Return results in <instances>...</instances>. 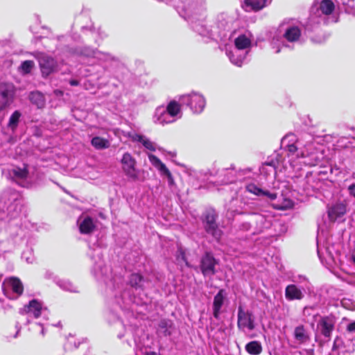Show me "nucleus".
Listing matches in <instances>:
<instances>
[{
	"mask_svg": "<svg viewBox=\"0 0 355 355\" xmlns=\"http://www.w3.org/2000/svg\"><path fill=\"white\" fill-rule=\"evenodd\" d=\"M281 146L289 156L302 159L306 166L318 165L324 157L323 146L309 135L298 139L295 134L288 133L282 139Z\"/></svg>",
	"mask_w": 355,
	"mask_h": 355,
	"instance_id": "obj_1",
	"label": "nucleus"
},
{
	"mask_svg": "<svg viewBox=\"0 0 355 355\" xmlns=\"http://www.w3.org/2000/svg\"><path fill=\"white\" fill-rule=\"evenodd\" d=\"M22 208L20 195L14 191H4L0 197V256L15 248L13 238L7 236V223L17 218Z\"/></svg>",
	"mask_w": 355,
	"mask_h": 355,
	"instance_id": "obj_2",
	"label": "nucleus"
},
{
	"mask_svg": "<svg viewBox=\"0 0 355 355\" xmlns=\"http://www.w3.org/2000/svg\"><path fill=\"white\" fill-rule=\"evenodd\" d=\"M336 0H314L310 10V16L306 24L307 30H313L320 24L336 23L338 16Z\"/></svg>",
	"mask_w": 355,
	"mask_h": 355,
	"instance_id": "obj_3",
	"label": "nucleus"
},
{
	"mask_svg": "<svg viewBox=\"0 0 355 355\" xmlns=\"http://www.w3.org/2000/svg\"><path fill=\"white\" fill-rule=\"evenodd\" d=\"M301 35L302 30L298 25L290 22L281 24L271 41L275 53H279L283 46L290 47L288 43L294 44L299 42Z\"/></svg>",
	"mask_w": 355,
	"mask_h": 355,
	"instance_id": "obj_4",
	"label": "nucleus"
},
{
	"mask_svg": "<svg viewBox=\"0 0 355 355\" xmlns=\"http://www.w3.org/2000/svg\"><path fill=\"white\" fill-rule=\"evenodd\" d=\"M318 255L322 263H325L328 268L341 264L340 254L334 245H328L321 248L318 243Z\"/></svg>",
	"mask_w": 355,
	"mask_h": 355,
	"instance_id": "obj_5",
	"label": "nucleus"
},
{
	"mask_svg": "<svg viewBox=\"0 0 355 355\" xmlns=\"http://www.w3.org/2000/svg\"><path fill=\"white\" fill-rule=\"evenodd\" d=\"M8 173L10 179L23 187L28 188L33 183V178L29 174L27 166H12L8 170Z\"/></svg>",
	"mask_w": 355,
	"mask_h": 355,
	"instance_id": "obj_6",
	"label": "nucleus"
},
{
	"mask_svg": "<svg viewBox=\"0 0 355 355\" xmlns=\"http://www.w3.org/2000/svg\"><path fill=\"white\" fill-rule=\"evenodd\" d=\"M179 101L181 104L189 106L193 113L202 112L206 105L204 96L197 92L182 95Z\"/></svg>",
	"mask_w": 355,
	"mask_h": 355,
	"instance_id": "obj_7",
	"label": "nucleus"
},
{
	"mask_svg": "<svg viewBox=\"0 0 355 355\" xmlns=\"http://www.w3.org/2000/svg\"><path fill=\"white\" fill-rule=\"evenodd\" d=\"M19 313L22 315H28L27 323H29V318H38L42 315L46 318L48 316L49 311L42 302L37 300H32L28 305L20 309Z\"/></svg>",
	"mask_w": 355,
	"mask_h": 355,
	"instance_id": "obj_8",
	"label": "nucleus"
},
{
	"mask_svg": "<svg viewBox=\"0 0 355 355\" xmlns=\"http://www.w3.org/2000/svg\"><path fill=\"white\" fill-rule=\"evenodd\" d=\"M336 322L337 318L331 314L320 317L317 323L316 333L329 340L335 329Z\"/></svg>",
	"mask_w": 355,
	"mask_h": 355,
	"instance_id": "obj_9",
	"label": "nucleus"
},
{
	"mask_svg": "<svg viewBox=\"0 0 355 355\" xmlns=\"http://www.w3.org/2000/svg\"><path fill=\"white\" fill-rule=\"evenodd\" d=\"M217 215L214 209H209L203 215L202 223L206 232L211 234L216 240H219L222 231L216 222Z\"/></svg>",
	"mask_w": 355,
	"mask_h": 355,
	"instance_id": "obj_10",
	"label": "nucleus"
},
{
	"mask_svg": "<svg viewBox=\"0 0 355 355\" xmlns=\"http://www.w3.org/2000/svg\"><path fill=\"white\" fill-rule=\"evenodd\" d=\"M252 223V234H256L268 229L271 225V217L262 213H253L249 215Z\"/></svg>",
	"mask_w": 355,
	"mask_h": 355,
	"instance_id": "obj_11",
	"label": "nucleus"
},
{
	"mask_svg": "<svg viewBox=\"0 0 355 355\" xmlns=\"http://www.w3.org/2000/svg\"><path fill=\"white\" fill-rule=\"evenodd\" d=\"M2 289L5 295L10 299H14L22 293L23 285L19 279L11 277L3 282Z\"/></svg>",
	"mask_w": 355,
	"mask_h": 355,
	"instance_id": "obj_12",
	"label": "nucleus"
},
{
	"mask_svg": "<svg viewBox=\"0 0 355 355\" xmlns=\"http://www.w3.org/2000/svg\"><path fill=\"white\" fill-rule=\"evenodd\" d=\"M91 258L94 260L93 271L94 275L97 278L103 277L107 271V268L104 265V262L102 259V250L101 248H96L92 250L89 252Z\"/></svg>",
	"mask_w": 355,
	"mask_h": 355,
	"instance_id": "obj_13",
	"label": "nucleus"
},
{
	"mask_svg": "<svg viewBox=\"0 0 355 355\" xmlns=\"http://www.w3.org/2000/svg\"><path fill=\"white\" fill-rule=\"evenodd\" d=\"M237 326L242 331H244L245 328L250 331L255 328L254 318L252 313L248 311H245L241 306L238 308Z\"/></svg>",
	"mask_w": 355,
	"mask_h": 355,
	"instance_id": "obj_14",
	"label": "nucleus"
},
{
	"mask_svg": "<svg viewBox=\"0 0 355 355\" xmlns=\"http://www.w3.org/2000/svg\"><path fill=\"white\" fill-rule=\"evenodd\" d=\"M42 74L44 77H47L54 72L57 69L56 61L49 55L40 53L37 55Z\"/></svg>",
	"mask_w": 355,
	"mask_h": 355,
	"instance_id": "obj_15",
	"label": "nucleus"
},
{
	"mask_svg": "<svg viewBox=\"0 0 355 355\" xmlns=\"http://www.w3.org/2000/svg\"><path fill=\"white\" fill-rule=\"evenodd\" d=\"M148 157L151 164L158 170L161 175L166 176L168 187L172 189L175 186L173 175L166 165L155 155L148 154Z\"/></svg>",
	"mask_w": 355,
	"mask_h": 355,
	"instance_id": "obj_16",
	"label": "nucleus"
},
{
	"mask_svg": "<svg viewBox=\"0 0 355 355\" xmlns=\"http://www.w3.org/2000/svg\"><path fill=\"white\" fill-rule=\"evenodd\" d=\"M217 264L218 261L214 256L209 252H206L201 258L200 265L202 275L205 277L214 275L216 272L215 267Z\"/></svg>",
	"mask_w": 355,
	"mask_h": 355,
	"instance_id": "obj_17",
	"label": "nucleus"
},
{
	"mask_svg": "<svg viewBox=\"0 0 355 355\" xmlns=\"http://www.w3.org/2000/svg\"><path fill=\"white\" fill-rule=\"evenodd\" d=\"M14 95L15 90L12 84H0V110L5 109L12 103Z\"/></svg>",
	"mask_w": 355,
	"mask_h": 355,
	"instance_id": "obj_18",
	"label": "nucleus"
},
{
	"mask_svg": "<svg viewBox=\"0 0 355 355\" xmlns=\"http://www.w3.org/2000/svg\"><path fill=\"white\" fill-rule=\"evenodd\" d=\"M121 164L125 175L132 180H136L137 178V173L135 168L136 161L132 156L130 153H125L123 155Z\"/></svg>",
	"mask_w": 355,
	"mask_h": 355,
	"instance_id": "obj_19",
	"label": "nucleus"
},
{
	"mask_svg": "<svg viewBox=\"0 0 355 355\" xmlns=\"http://www.w3.org/2000/svg\"><path fill=\"white\" fill-rule=\"evenodd\" d=\"M306 289L295 284H288L285 288V297L288 301L301 300L304 297Z\"/></svg>",
	"mask_w": 355,
	"mask_h": 355,
	"instance_id": "obj_20",
	"label": "nucleus"
},
{
	"mask_svg": "<svg viewBox=\"0 0 355 355\" xmlns=\"http://www.w3.org/2000/svg\"><path fill=\"white\" fill-rule=\"evenodd\" d=\"M227 301V293L225 290L220 289L214 297L212 310L213 315L216 319H218L222 313V307Z\"/></svg>",
	"mask_w": 355,
	"mask_h": 355,
	"instance_id": "obj_21",
	"label": "nucleus"
},
{
	"mask_svg": "<svg viewBox=\"0 0 355 355\" xmlns=\"http://www.w3.org/2000/svg\"><path fill=\"white\" fill-rule=\"evenodd\" d=\"M245 188L248 192L252 194L259 197H266L270 200H274L277 197V194L275 192H270L267 189L260 188L254 183L247 184Z\"/></svg>",
	"mask_w": 355,
	"mask_h": 355,
	"instance_id": "obj_22",
	"label": "nucleus"
},
{
	"mask_svg": "<svg viewBox=\"0 0 355 355\" xmlns=\"http://www.w3.org/2000/svg\"><path fill=\"white\" fill-rule=\"evenodd\" d=\"M234 53H240L241 51L250 52L251 46V40L250 34H243L237 37L234 40Z\"/></svg>",
	"mask_w": 355,
	"mask_h": 355,
	"instance_id": "obj_23",
	"label": "nucleus"
},
{
	"mask_svg": "<svg viewBox=\"0 0 355 355\" xmlns=\"http://www.w3.org/2000/svg\"><path fill=\"white\" fill-rule=\"evenodd\" d=\"M153 121L155 123L164 125L167 123H173V120L171 119L167 110L164 106H159L156 108L154 115Z\"/></svg>",
	"mask_w": 355,
	"mask_h": 355,
	"instance_id": "obj_24",
	"label": "nucleus"
},
{
	"mask_svg": "<svg viewBox=\"0 0 355 355\" xmlns=\"http://www.w3.org/2000/svg\"><path fill=\"white\" fill-rule=\"evenodd\" d=\"M129 137L132 139L133 141H138L141 143L146 149L149 150L150 151H155L157 149L159 150H162V148H157V144L150 141L149 139H148L146 137L139 135L135 132L129 133Z\"/></svg>",
	"mask_w": 355,
	"mask_h": 355,
	"instance_id": "obj_25",
	"label": "nucleus"
},
{
	"mask_svg": "<svg viewBox=\"0 0 355 355\" xmlns=\"http://www.w3.org/2000/svg\"><path fill=\"white\" fill-rule=\"evenodd\" d=\"M234 47L232 49H226V55L229 58L230 62L238 67H241L248 55V51H241L240 53H234Z\"/></svg>",
	"mask_w": 355,
	"mask_h": 355,
	"instance_id": "obj_26",
	"label": "nucleus"
},
{
	"mask_svg": "<svg viewBox=\"0 0 355 355\" xmlns=\"http://www.w3.org/2000/svg\"><path fill=\"white\" fill-rule=\"evenodd\" d=\"M79 230L81 234H89L95 228V224L91 217H80L78 220Z\"/></svg>",
	"mask_w": 355,
	"mask_h": 355,
	"instance_id": "obj_27",
	"label": "nucleus"
},
{
	"mask_svg": "<svg viewBox=\"0 0 355 355\" xmlns=\"http://www.w3.org/2000/svg\"><path fill=\"white\" fill-rule=\"evenodd\" d=\"M346 213V207L343 203H337L328 210V216L331 221H335Z\"/></svg>",
	"mask_w": 355,
	"mask_h": 355,
	"instance_id": "obj_28",
	"label": "nucleus"
},
{
	"mask_svg": "<svg viewBox=\"0 0 355 355\" xmlns=\"http://www.w3.org/2000/svg\"><path fill=\"white\" fill-rule=\"evenodd\" d=\"M294 337L300 344H304L310 340L309 332L304 325H299L295 328Z\"/></svg>",
	"mask_w": 355,
	"mask_h": 355,
	"instance_id": "obj_29",
	"label": "nucleus"
},
{
	"mask_svg": "<svg viewBox=\"0 0 355 355\" xmlns=\"http://www.w3.org/2000/svg\"><path fill=\"white\" fill-rule=\"evenodd\" d=\"M165 108L174 122L182 116L180 105L175 101H171Z\"/></svg>",
	"mask_w": 355,
	"mask_h": 355,
	"instance_id": "obj_30",
	"label": "nucleus"
},
{
	"mask_svg": "<svg viewBox=\"0 0 355 355\" xmlns=\"http://www.w3.org/2000/svg\"><path fill=\"white\" fill-rule=\"evenodd\" d=\"M29 100L35 105L37 108H43L46 104L44 95L40 92H32L29 94Z\"/></svg>",
	"mask_w": 355,
	"mask_h": 355,
	"instance_id": "obj_31",
	"label": "nucleus"
},
{
	"mask_svg": "<svg viewBox=\"0 0 355 355\" xmlns=\"http://www.w3.org/2000/svg\"><path fill=\"white\" fill-rule=\"evenodd\" d=\"M54 282L61 289L64 291L72 293L78 292V287L69 280L61 279L55 277L54 279Z\"/></svg>",
	"mask_w": 355,
	"mask_h": 355,
	"instance_id": "obj_32",
	"label": "nucleus"
},
{
	"mask_svg": "<svg viewBox=\"0 0 355 355\" xmlns=\"http://www.w3.org/2000/svg\"><path fill=\"white\" fill-rule=\"evenodd\" d=\"M268 0H245L246 9L260 10L267 6Z\"/></svg>",
	"mask_w": 355,
	"mask_h": 355,
	"instance_id": "obj_33",
	"label": "nucleus"
},
{
	"mask_svg": "<svg viewBox=\"0 0 355 355\" xmlns=\"http://www.w3.org/2000/svg\"><path fill=\"white\" fill-rule=\"evenodd\" d=\"M246 352L251 355H259L262 352V346L257 340L250 341L245 345Z\"/></svg>",
	"mask_w": 355,
	"mask_h": 355,
	"instance_id": "obj_34",
	"label": "nucleus"
},
{
	"mask_svg": "<svg viewBox=\"0 0 355 355\" xmlns=\"http://www.w3.org/2000/svg\"><path fill=\"white\" fill-rule=\"evenodd\" d=\"M173 322L170 320L162 319L157 324V331L164 336L171 335L169 329L172 327Z\"/></svg>",
	"mask_w": 355,
	"mask_h": 355,
	"instance_id": "obj_35",
	"label": "nucleus"
},
{
	"mask_svg": "<svg viewBox=\"0 0 355 355\" xmlns=\"http://www.w3.org/2000/svg\"><path fill=\"white\" fill-rule=\"evenodd\" d=\"M21 116V114L18 110L15 111L12 114V115L10 116L9 121L8 123V128L12 132H14L15 131V130L17 129V128L19 125V123L20 121Z\"/></svg>",
	"mask_w": 355,
	"mask_h": 355,
	"instance_id": "obj_36",
	"label": "nucleus"
},
{
	"mask_svg": "<svg viewBox=\"0 0 355 355\" xmlns=\"http://www.w3.org/2000/svg\"><path fill=\"white\" fill-rule=\"evenodd\" d=\"M92 145L98 150L105 149L110 147L109 140L101 137H94L91 141Z\"/></svg>",
	"mask_w": 355,
	"mask_h": 355,
	"instance_id": "obj_37",
	"label": "nucleus"
},
{
	"mask_svg": "<svg viewBox=\"0 0 355 355\" xmlns=\"http://www.w3.org/2000/svg\"><path fill=\"white\" fill-rule=\"evenodd\" d=\"M260 171L261 174H266V175H272L274 177L276 174L275 164L272 162L270 163L265 164L261 168Z\"/></svg>",
	"mask_w": 355,
	"mask_h": 355,
	"instance_id": "obj_38",
	"label": "nucleus"
},
{
	"mask_svg": "<svg viewBox=\"0 0 355 355\" xmlns=\"http://www.w3.org/2000/svg\"><path fill=\"white\" fill-rule=\"evenodd\" d=\"M291 281L294 282L296 285L301 284L300 286L304 287L306 289L310 288V282L308 279L303 275L294 276L291 279Z\"/></svg>",
	"mask_w": 355,
	"mask_h": 355,
	"instance_id": "obj_39",
	"label": "nucleus"
},
{
	"mask_svg": "<svg viewBox=\"0 0 355 355\" xmlns=\"http://www.w3.org/2000/svg\"><path fill=\"white\" fill-rule=\"evenodd\" d=\"M34 67L35 63L33 61L26 60L21 64L20 67H19V71L22 74H28L31 73Z\"/></svg>",
	"mask_w": 355,
	"mask_h": 355,
	"instance_id": "obj_40",
	"label": "nucleus"
},
{
	"mask_svg": "<svg viewBox=\"0 0 355 355\" xmlns=\"http://www.w3.org/2000/svg\"><path fill=\"white\" fill-rule=\"evenodd\" d=\"M94 59L99 62H110L114 59V58L110 53H104L97 50Z\"/></svg>",
	"mask_w": 355,
	"mask_h": 355,
	"instance_id": "obj_41",
	"label": "nucleus"
},
{
	"mask_svg": "<svg viewBox=\"0 0 355 355\" xmlns=\"http://www.w3.org/2000/svg\"><path fill=\"white\" fill-rule=\"evenodd\" d=\"M97 50L91 49L89 47H84L80 51V54L85 58H94Z\"/></svg>",
	"mask_w": 355,
	"mask_h": 355,
	"instance_id": "obj_42",
	"label": "nucleus"
},
{
	"mask_svg": "<svg viewBox=\"0 0 355 355\" xmlns=\"http://www.w3.org/2000/svg\"><path fill=\"white\" fill-rule=\"evenodd\" d=\"M142 277L140 275L137 273H133L130 276L129 283L132 286H139Z\"/></svg>",
	"mask_w": 355,
	"mask_h": 355,
	"instance_id": "obj_43",
	"label": "nucleus"
},
{
	"mask_svg": "<svg viewBox=\"0 0 355 355\" xmlns=\"http://www.w3.org/2000/svg\"><path fill=\"white\" fill-rule=\"evenodd\" d=\"M176 259L179 263L184 262L186 263L187 266H188V262L186 259V256L184 252L182 250V249L180 248L177 251V255H176Z\"/></svg>",
	"mask_w": 355,
	"mask_h": 355,
	"instance_id": "obj_44",
	"label": "nucleus"
},
{
	"mask_svg": "<svg viewBox=\"0 0 355 355\" xmlns=\"http://www.w3.org/2000/svg\"><path fill=\"white\" fill-rule=\"evenodd\" d=\"M252 223L250 222V217L248 218V220L247 221L243 222L240 225V229L243 231H250L252 234Z\"/></svg>",
	"mask_w": 355,
	"mask_h": 355,
	"instance_id": "obj_45",
	"label": "nucleus"
},
{
	"mask_svg": "<svg viewBox=\"0 0 355 355\" xmlns=\"http://www.w3.org/2000/svg\"><path fill=\"white\" fill-rule=\"evenodd\" d=\"M341 3L350 9H355V0H340Z\"/></svg>",
	"mask_w": 355,
	"mask_h": 355,
	"instance_id": "obj_46",
	"label": "nucleus"
},
{
	"mask_svg": "<svg viewBox=\"0 0 355 355\" xmlns=\"http://www.w3.org/2000/svg\"><path fill=\"white\" fill-rule=\"evenodd\" d=\"M31 251L24 252L22 254V258L26 259V262L28 263H33V261L34 260L33 257L28 256V254L31 255Z\"/></svg>",
	"mask_w": 355,
	"mask_h": 355,
	"instance_id": "obj_47",
	"label": "nucleus"
},
{
	"mask_svg": "<svg viewBox=\"0 0 355 355\" xmlns=\"http://www.w3.org/2000/svg\"><path fill=\"white\" fill-rule=\"evenodd\" d=\"M347 189L349 195L355 198V183L350 184Z\"/></svg>",
	"mask_w": 355,
	"mask_h": 355,
	"instance_id": "obj_48",
	"label": "nucleus"
},
{
	"mask_svg": "<svg viewBox=\"0 0 355 355\" xmlns=\"http://www.w3.org/2000/svg\"><path fill=\"white\" fill-rule=\"evenodd\" d=\"M312 41L315 42V43H322L324 42L325 40H326V37L324 36H322V37H320L319 38L316 37H312Z\"/></svg>",
	"mask_w": 355,
	"mask_h": 355,
	"instance_id": "obj_49",
	"label": "nucleus"
},
{
	"mask_svg": "<svg viewBox=\"0 0 355 355\" xmlns=\"http://www.w3.org/2000/svg\"><path fill=\"white\" fill-rule=\"evenodd\" d=\"M347 331H349L350 332L355 331V321L353 322L349 323L347 325Z\"/></svg>",
	"mask_w": 355,
	"mask_h": 355,
	"instance_id": "obj_50",
	"label": "nucleus"
},
{
	"mask_svg": "<svg viewBox=\"0 0 355 355\" xmlns=\"http://www.w3.org/2000/svg\"><path fill=\"white\" fill-rule=\"evenodd\" d=\"M73 340V337H69V338H67V343L65 345V348L66 349H71V347L69 345L72 343Z\"/></svg>",
	"mask_w": 355,
	"mask_h": 355,
	"instance_id": "obj_51",
	"label": "nucleus"
},
{
	"mask_svg": "<svg viewBox=\"0 0 355 355\" xmlns=\"http://www.w3.org/2000/svg\"><path fill=\"white\" fill-rule=\"evenodd\" d=\"M292 205H293V203L291 202V201L289 200V201L286 202V204L285 205L282 206L281 208H288V207H291Z\"/></svg>",
	"mask_w": 355,
	"mask_h": 355,
	"instance_id": "obj_52",
	"label": "nucleus"
},
{
	"mask_svg": "<svg viewBox=\"0 0 355 355\" xmlns=\"http://www.w3.org/2000/svg\"><path fill=\"white\" fill-rule=\"evenodd\" d=\"M109 318H113V320H114V319H117L118 318V316L116 314L112 313V311L110 312L109 313Z\"/></svg>",
	"mask_w": 355,
	"mask_h": 355,
	"instance_id": "obj_53",
	"label": "nucleus"
},
{
	"mask_svg": "<svg viewBox=\"0 0 355 355\" xmlns=\"http://www.w3.org/2000/svg\"><path fill=\"white\" fill-rule=\"evenodd\" d=\"M351 259L353 262L355 263V248L351 252Z\"/></svg>",
	"mask_w": 355,
	"mask_h": 355,
	"instance_id": "obj_54",
	"label": "nucleus"
},
{
	"mask_svg": "<svg viewBox=\"0 0 355 355\" xmlns=\"http://www.w3.org/2000/svg\"><path fill=\"white\" fill-rule=\"evenodd\" d=\"M70 85H72V86H76V85H78V81L76 80H71L70 81Z\"/></svg>",
	"mask_w": 355,
	"mask_h": 355,
	"instance_id": "obj_55",
	"label": "nucleus"
},
{
	"mask_svg": "<svg viewBox=\"0 0 355 355\" xmlns=\"http://www.w3.org/2000/svg\"><path fill=\"white\" fill-rule=\"evenodd\" d=\"M18 325H19V324H18V323H17V324H16V327L17 328V331L16 334H15V336H14L15 338H16V337L17 336V335H18V334H19V331H20V329H21L19 327H18Z\"/></svg>",
	"mask_w": 355,
	"mask_h": 355,
	"instance_id": "obj_56",
	"label": "nucleus"
},
{
	"mask_svg": "<svg viewBox=\"0 0 355 355\" xmlns=\"http://www.w3.org/2000/svg\"><path fill=\"white\" fill-rule=\"evenodd\" d=\"M311 309V307H310V308H309V307H305V308L304 309V314H306V313H309V309Z\"/></svg>",
	"mask_w": 355,
	"mask_h": 355,
	"instance_id": "obj_57",
	"label": "nucleus"
},
{
	"mask_svg": "<svg viewBox=\"0 0 355 355\" xmlns=\"http://www.w3.org/2000/svg\"><path fill=\"white\" fill-rule=\"evenodd\" d=\"M146 355H157V354L155 352H146Z\"/></svg>",
	"mask_w": 355,
	"mask_h": 355,
	"instance_id": "obj_58",
	"label": "nucleus"
},
{
	"mask_svg": "<svg viewBox=\"0 0 355 355\" xmlns=\"http://www.w3.org/2000/svg\"><path fill=\"white\" fill-rule=\"evenodd\" d=\"M40 334H42V336L45 335L44 328L43 327H42Z\"/></svg>",
	"mask_w": 355,
	"mask_h": 355,
	"instance_id": "obj_59",
	"label": "nucleus"
},
{
	"mask_svg": "<svg viewBox=\"0 0 355 355\" xmlns=\"http://www.w3.org/2000/svg\"><path fill=\"white\" fill-rule=\"evenodd\" d=\"M336 340H337V338L335 339V340H334V345H333V347H332L333 350H335L336 349Z\"/></svg>",
	"mask_w": 355,
	"mask_h": 355,
	"instance_id": "obj_60",
	"label": "nucleus"
},
{
	"mask_svg": "<svg viewBox=\"0 0 355 355\" xmlns=\"http://www.w3.org/2000/svg\"><path fill=\"white\" fill-rule=\"evenodd\" d=\"M342 304H343V306H345L346 308L347 307V302H346L345 300L342 301Z\"/></svg>",
	"mask_w": 355,
	"mask_h": 355,
	"instance_id": "obj_61",
	"label": "nucleus"
},
{
	"mask_svg": "<svg viewBox=\"0 0 355 355\" xmlns=\"http://www.w3.org/2000/svg\"><path fill=\"white\" fill-rule=\"evenodd\" d=\"M55 326L56 327H61V323L60 322H59L57 324H55Z\"/></svg>",
	"mask_w": 355,
	"mask_h": 355,
	"instance_id": "obj_62",
	"label": "nucleus"
},
{
	"mask_svg": "<svg viewBox=\"0 0 355 355\" xmlns=\"http://www.w3.org/2000/svg\"><path fill=\"white\" fill-rule=\"evenodd\" d=\"M78 345H76V343L74 342V348H77Z\"/></svg>",
	"mask_w": 355,
	"mask_h": 355,
	"instance_id": "obj_63",
	"label": "nucleus"
},
{
	"mask_svg": "<svg viewBox=\"0 0 355 355\" xmlns=\"http://www.w3.org/2000/svg\"><path fill=\"white\" fill-rule=\"evenodd\" d=\"M118 337L121 338L122 337V336L119 335Z\"/></svg>",
	"mask_w": 355,
	"mask_h": 355,
	"instance_id": "obj_64",
	"label": "nucleus"
}]
</instances>
